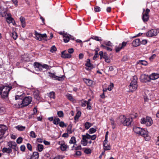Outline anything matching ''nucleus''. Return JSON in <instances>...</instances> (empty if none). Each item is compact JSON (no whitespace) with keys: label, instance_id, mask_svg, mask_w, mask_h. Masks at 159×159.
Returning <instances> with one entry per match:
<instances>
[{"label":"nucleus","instance_id":"10","mask_svg":"<svg viewBox=\"0 0 159 159\" xmlns=\"http://www.w3.org/2000/svg\"><path fill=\"white\" fill-rule=\"evenodd\" d=\"M150 75L149 76L145 74L141 75L140 79L143 82H146L147 81H150Z\"/></svg>","mask_w":159,"mask_h":159},{"label":"nucleus","instance_id":"63","mask_svg":"<svg viewBox=\"0 0 159 159\" xmlns=\"http://www.w3.org/2000/svg\"><path fill=\"white\" fill-rule=\"evenodd\" d=\"M13 2L16 7H17L18 5V1L17 0H11Z\"/></svg>","mask_w":159,"mask_h":159},{"label":"nucleus","instance_id":"58","mask_svg":"<svg viewBox=\"0 0 159 159\" xmlns=\"http://www.w3.org/2000/svg\"><path fill=\"white\" fill-rule=\"evenodd\" d=\"M27 148L30 151H31L32 150V146L29 143H28L27 144Z\"/></svg>","mask_w":159,"mask_h":159},{"label":"nucleus","instance_id":"37","mask_svg":"<svg viewBox=\"0 0 159 159\" xmlns=\"http://www.w3.org/2000/svg\"><path fill=\"white\" fill-rule=\"evenodd\" d=\"M15 144V142L13 141H10L7 143V145L9 147V148H12L14 144Z\"/></svg>","mask_w":159,"mask_h":159},{"label":"nucleus","instance_id":"60","mask_svg":"<svg viewBox=\"0 0 159 159\" xmlns=\"http://www.w3.org/2000/svg\"><path fill=\"white\" fill-rule=\"evenodd\" d=\"M104 43L106 45L109 46H111L112 45V43L109 41H106Z\"/></svg>","mask_w":159,"mask_h":159},{"label":"nucleus","instance_id":"9","mask_svg":"<svg viewBox=\"0 0 159 159\" xmlns=\"http://www.w3.org/2000/svg\"><path fill=\"white\" fill-rule=\"evenodd\" d=\"M58 144L60 146V148L61 150L62 151H66L68 148V146L63 141L58 142Z\"/></svg>","mask_w":159,"mask_h":159},{"label":"nucleus","instance_id":"18","mask_svg":"<svg viewBox=\"0 0 159 159\" xmlns=\"http://www.w3.org/2000/svg\"><path fill=\"white\" fill-rule=\"evenodd\" d=\"M140 40L139 39H136L134 40L132 43L133 46L137 47L139 46L140 44Z\"/></svg>","mask_w":159,"mask_h":159},{"label":"nucleus","instance_id":"43","mask_svg":"<svg viewBox=\"0 0 159 159\" xmlns=\"http://www.w3.org/2000/svg\"><path fill=\"white\" fill-rule=\"evenodd\" d=\"M57 114L58 116L60 117H62L64 116L63 112L61 111H58L57 113Z\"/></svg>","mask_w":159,"mask_h":159},{"label":"nucleus","instance_id":"29","mask_svg":"<svg viewBox=\"0 0 159 159\" xmlns=\"http://www.w3.org/2000/svg\"><path fill=\"white\" fill-rule=\"evenodd\" d=\"M79 103H80L81 106L84 107L87 105V107L88 103L87 101L83 100L80 101Z\"/></svg>","mask_w":159,"mask_h":159},{"label":"nucleus","instance_id":"22","mask_svg":"<svg viewBox=\"0 0 159 159\" xmlns=\"http://www.w3.org/2000/svg\"><path fill=\"white\" fill-rule=\"evenodd\" d=\"M138 64L142 65L144 66H147L148 64V62L145 60H139L137 62Z\"/></svg>","mask_w":159,"mask_h":159},{"label":"nucleus","instance_id":"61","mask_svg":"<svg viewBox=\"0 0 159 159\" xmlns=\"http://www.w3.org/2000/svg\"><path fill=\"white\" fill-rule=\"evenodd\" d=\"M156 55L155 54H153L150 56L149 58V60L150 61H152L153 59L156 57Z\"/></svg>","mask_w":159,"mask_h":159},{"label":"nucleus","instance_id":"44","mask_svg":"<svg viewBox=\"0 0 159 159\" xmlns=\"http://www.w3.org/2000/svg\"><path fill=\"white\" fill-rule=\"evenodd\" d=\"M59 125L61 127H66L67 126V125L65 124L63 121H61L59 123Z\"/></svg>","mask_w":159,"mask_h":159},{"label":"nucleus","instance_id":"13","mask_svg":"<svg viewBox=\"0 0 159 159\" xmlns=\"http://www.w3.org/2000/svg\"><path fill=\"white\" fill-rule=\"evenodd\" d=\"M66 50L63 51L61 52V57L64 58H70L71 55L70 54L66 53Z\"/></svg>","mask_w":159,"mask_h":159},{"label":"nucleus","instance_id":"15","mask_svg":"<svg viewBox=\"0 0 159 159\" xmlns=\"http://www.w3.org/2000/svg\"><path fill=\"white\" fill-rule=\"evenodd\" d=\"M7 129V128L6 126H3L0 127V139L2 137V135L5 133V132Z\"/></svg>","mask_w":159,"mask_h":159},{"label":"nucleus","instance_id":"51","mask_svg":"<svg viewBox=\"0 0 159 159\" xmlns=\"http://www.w3.org/2000/svg\"><path fill=\"white\" fill-rule=\"evenodd\" d=\"M91 150L90 149L85 148L84 151V152L86 154H89L91 153Z\"/></svg>","mask_w":159,"mask_h":159},{"label":"nucleus","instance_id":"48","mask_svg":"<svg viewBox=\"0 0 159 159\" xmlns=\"http://www.w3.org/2000/svg\"><path fill=\"white\" fill-rule=\"evenodd\" d=\"M110 120L111 124L112 126V128L113 129H114L115 128V124L114 120L112 118H111Z\"/></svg>","mask_w":159,"mask_h":159},{"label":"nucleus","instance_id":"55","mask_svg":"<svg viewBox=\"0 0 159 159\" xmlns=\"http://www.w3.org/2000/svg\"><path fill=\"white\" fill-rule=\"evenodd\" d=\"M23 139L21 137H19L16 140L17 143L18 144L21 143Z\"/></svg>","mask_w":159,"mask_h":159},{"label":"nucleus","instance_id":"25","mask_svg":"<svg viewBox=\"0 0 159 159\" xmlns=\"http://www.w3.org/2000/svg\"><path fill=\"white\" fill-rule=\"evenodd\" d=\"M20 20L22 24V26L24 28L25 26V19L24 17L21 16L20 18Z\"/></svg>","mask_w":159,"mask_h":159},{"label":"nucleus","instance_id":"28","mask_svg":"<svg viewBox=\"0 0 159 159\" xmlns=\"http://www.w3.org/2000/svg\"><path fill=\"white\" fill-rule=\"evenodd\" d=\"M85 66L87 67L91 68V69L93 68V65L91 63L90 60L89 59H87V62L85 64Z\"/></svg>","mask_w":159,"mask_h":159},{"label":"nucleus","instance_id":"42","mask_svg":"<svg viewBox=\"0 0 159 159\" xmlns=\"http://www.w3.org/2000/svg\"><path fill=\"white\" fill-rule=\"evenodd\" d=\"M96 131V129L93 128H91L89 130V133L90 134H93Z\"/></svg>","mask_w":159,"mask_h":159},{"label":"nucleus","instance_id":"30","mask_svg":"<svg viewBox=\"0 0 159 159\" xmlns=\"http://www.w3.org/2000/svg\"><path fill=\"white\" fill-rule=\"evenodd\" d=\"M72 126L71 124H70L68 126L67 128V131L68 133L70 134L72 133Z\"/></svg>","mask_w":159,"mask_h":159},{"label":"nucleus","instance_id":"5","mask_svg":"<svg viewBox=\"0 0 159 159\" xmlns=\"http://www.w3.org/2000/svg\"><path fill=\"white\" fill-rule=\"evenodd\" d=\"M140 123L142 124H145L147 126H150L153 123L151 118L149 116H147L145 118H142L140 120Z\"/></svg>","mask_w":159,"mask_h":159},{"label":"nucleus","instance_id":"11","mask_svg":"<svg viewBox=\"0 0 159 159\" xmlns=\"http://www.w3.org/2000/svg\"><path fill=\"white\" fill-rule=\"evenodd\" d=\"M126 42H123L122 44H120L118 46H116V52H118L121 49L124 48L126 46Z\"/></svg>","mask_w":159,"mask_h":159},{"label":"nucleus","instance_id":"57","mask_svg":"<svg viewBox=\"0 0 159 159\" xmlns=\"http://www.w3.org/2000/svg\"><path fill=\"white\" fill-rule=\"evenodd\" d=\"M101 47H103L104 48L107 50L108 51H112L111 48H110L107 47L106 46H105L103 45H102V44L101 45Z\"/></svg>","mask_w":159,"mask_h":159},{"label":"nucleus","instance_id":"41","mask_svg":"<svg viewBox=\"0 0 159 159\" xmlns=\"http://www.w3.org/2000/svg\"><path fill=\"white\" fill-rule=\"evenodd\" d=\"M42 71L43 69L44 68L46 70H48L49 69V66L47 64H43V65H42Z\"/></svg>","mask_w":159,"mask_h":159},{"label":"nucleus","instance_id":"53","mask_svg":"<svg viewBox=\"0 0 159 159\" xmlns=\"http://www.w3.org/2000/svg\"><path fill=\"white\" fill-rule=\"evenodd\" d=\"M57 50L55 46H52L50 49V51L52 52H53L56 51Z\"/></svg>","mask_w":159,"mask_h":159},{"label":"nucleus","instance_id":"24","mask_svg":"<svg viewBox=\"0 0 159 159\" xmlns=\"http://www.w3.org/2000/svg\"><path fill=\"white\" fill-rule=\"evenodd\" d=\"M2 152H7L8 153H10L12 152V149L10 148H4L2 149Z\"/></svg>","mask_w":159,"mask_h":159},{"label":"nucleus","instance_id":"1","mask_svg":"<svg viewBox=\"0 0 159 159\" xmlns=\"http://www.w3.org/2000/svg\"><path fill=\"white\" fill-rule=\"evenodd\" d=\"M133 130L135 133L144 137L146 140L150 139V137L148 135V131L146 129L139 127H134L133 128Z\"/></svg>","mask_w":159,"mask_h":159},{"label":"nucleus","instance_id":"7","mask_svg":"<svg viewBox=\"0 0 159 159\" xmlns=\"http://www.w3.org/2000/svg\"><path fill=\"white\" fill-rule=\"evenodd\" d=\"M34 32L36 39L39 41H41L43 39L45 40V39L47 37L46 34H40L36 31H35Z\"/></svg>","mask_w":159,"mask_h":159},{"label":"nucleus","instance_id":"47","mask_svg":"<svg viewBox=\"0 0 159 159\" xmlns=\"http://www.w3.org/2000/svg\"><path fill=\"white\" fill-rule=\"evenodd\" d=\"M11 34L12 36L13 39H16L18 36L17 33L16 32H14L11 33Z\"/></svg>","mask_w":159,"mask_h":159},{"label":"nucleus","instance_id":"17","mask_svg":"<svg viewBox=\"0 0 159 159\" xmlns=\"http://www.w3.org/2000/svg\"><path fill=\"white\" fill-rule=\"evenodd\" d=\"M71 36L70 35L67 34H64L63 37L64 42L66 43L68 42Z\"/></svg>","mask_w":159,"mask_h":159},{"label":"nucleus","instance_id":"8","mask_svg":"<svg viewBox=\"0 0 159 159\" xmlns=\"http://www.w3.org/2000/svg\"><path fill=\"white\" fill-rule=\"evenodd\" d=\"M49 76L51 78L54 80H58L59 81H62L64 80V76H58L55 75L54 74L49 72Z\"/></svg>","mask_w":159,"mask_h":159},{"label":"nucleus","instance_id":"54","mask_svg":"<svg viewBox=\"0 0 159 159\" xmlns=\"http://www.w3.org/2000/svg\"><path fill=\"white\" fill-rule=\"evenodd\" d=\"M30 136L31 137L35 138L36 136L34 132L33 131H31L30 133Z\"/></svg>","mask_w":159,"mask_h":159},{"label":"nucleus","instance_id":"27","mask_svg":"<svg viewBox=\"0 0 159 159\" xmlns=\"http://www.w3.org/2000/svg\"><path fill=\"white\" fill-rule=\"evenodd\" d=\"M81 142V144L84 146L87 145L88 143L87 140L84 137H82Z\"/></svg>","mask_w":159,"mask_h":159},{"label":"nucleus","instance_id":"62","mask_svg":"<svg viewBox=\"0 0 159 159\" xmlns=\"http://www.w3.org/2000/svg\"><path fill=\"white\" fill-rule=\"evenodd\" d=\"M74 50L73 48H70L68 50V52L70 54L74 52Z\"/></svg>","mask_w":159,"mask_h":159},{"label":"nucleus","instance_id":"16","mask_svg":"<svg viewBox=\"0 0 159 159\" xmlns=\"http://www.w3.org/2000/svg\"><path fill=\"white\" fill-rule=\"evenodd\" d=\"M150 80H155L159 78V74L153 73L150 75Z\"/></svg>","mask_w":159,"mask_h":159},{"label":"nucleus","instance_id":"2","mask_svg":"<svg viewBox=\"0 0 159 159\" xmlns=\"http://www.w3.org/2000/svg\"><path fill=\"white\" fill-rule=\"evenodd\" d=\"M12 89L11 85L2 86L0 87V94L2 98H6L8 97L9 92Z\"/></svg>","mask_w":159,"mask_h":159},{"label":"nucleus","instance_id":"35","mask_svg":"<svg viewBox=\"0 0 159 159\" xmlns=\"http://www.w3.org/2000/svg\"><path fill=\"white\" fill-rule=\"evenodd\" d=\"M91 126V124L89 122H86L84 124L85 127L86 129H89Z\"/></svg>","mask_w":159,"mask_h":159},{"label":"nucleus","instance_id":"49","mask_svg":"<svg viewBox=\"0 0 159 159\" xmlns=\"http://www.w3.org/2000/svg\"><path fill=\"white\" fill-rule=\"evenodd\" d=\"M92 38L97 41H102V39H101V38L96 36H94Z\"/></svg>","mask_w":159,"mask_h":159},{"label":"nucleus","instance_id":"4","mask_svg":"<svg viewBox=\"0 0 159 159\" xmlns=\"http://www.w3.org/2000/svg\"><path fill=\"white\" fill-rule=\"evenodd\" d=\"M32 101V98L30 96L26 97L18 102V107L22 108L27 106Z\"/></svg>","mask_w":159,"mask_h":159},{"label":"nucleus","instance_id":"50","mask_svg":"<svg viewBox=\"0 0 159 159\" xmlns=\"http://www.w3.org/2000/svg\"><path fill=\"white\" fill-rule=\"evenodd\" d=\"M104 149L105 150H108L110 149V146L107 144L103 145Z\"/></svg>","mask_w":159,"mask_h":159},{"label":"nucleus","instance_id":"14","mask_svg":"<svg viewBox=\"0 0 159 159\" xmlns=\"http://www.w3.org/2000/svg\"><path fill=\"white\" fill-rule=\"evenodd\" d=\"M34 67L36 70L38 71H42V64L37 62H35L34 63Z\"/></svg>","mask_w":159,"mask_h":159},{"label":"nucleus","instance_id":"34","mask_svg":"<svg viewBox=\"0 0 159 159\" xmlns=\"http://www.w3.org/2000/svg\"><path fill=\"white\" fill-rule=\"evenodd\" d=\"M76 143L75 138L74 137H72L69 141V143L70 144H75Z\"/></svg>","mask_w":159,"mask_h":159},{"label":"nucleus","instance_id":"32","mask_svg":"<svg viewBox=\"0 0 159 159\" xmlns=\"http://www.w3.org/2000/svg\"><path fill=\"white\" fill-rule=\"evenodd\" d=\"M60 120L58 118H56L54 119L53 122V123L55 125H58L59 124Z\"/></svg>","mask_w":159,"mask_h":159},{"label":"nucleus","instance_id":"20","mask_svg":"<svg viewBox=\"0 0 159 159\" xmlns=\"http://www.w3.org/2000/svg\"><path fill=\"white\" fill-rule=\"evenodd\" d=\"M83 80L84 82L89 86H91L93 82L92 80L87 79H84Z\"/></svg>","mask_w":159,"mask_h":159},{"label":"nucleus","instance_id":"40","mask_svg":"<svg viewBox=\"0 0 159 159\" xmlns=\"http://www.w3.org/2000/svg\"><path fill=\"white\" fill-rule=\"evenodd\" d=\"M8 17L7 18V22L9 23H12L13 20V19L9 15H8Z\"/></svg>","mask_w":159,"mask_h":159},{"label":"nucleus","instance_id":"26","mask_svg":"<svg viewBox=\"0 0 159 159\" xmlns=\"http://www.w3.org/2000/svg\"><path fill=\"white\" fill-rule=\"evenodd\" d=\"M39 91L38 90H35L33 94L35 98L39 100Z\"/></svg>","mask_w":159,"mask_h":159},{"label":"nucleus","instance_id":"6","mask_svg":"<svg viewBox=\"0 0 159 159\" xmlns=\"http://www.w3.org/2000/svg\"><path fill=\"white\" fill-rule=\"evenodd\" d=\"M158 33L159 31L157 29H152L146 33V35L148 37H152L156 36Z\"/></svg>","mask_w":159,"mask_h":159},{"label":"nucleus","instance_id":"31","mask_svg":"<svg viewBox=\"0 0 159 159\" xmlns=\"http://www.w3.org/2000/svg\"><path fill=\"white\" fill-rule=\"evenodd\" d=\"M138 78L136 76H134L131 82L130 83L137 84Z\"/></svg>","mask_w":159,"mask_h":159},{"label":"nucleus","instance_id":"52","mask_svg":"<svg viewBox=\"0 0 159 159\" xmlns=\"http://www.w3.org/2000/svg\"><path fill=\"white\" fill-rule=\"evenodd\" d=\"M114 87L113 84L112 83H111L110 84L108 87L107 89L109 91L112 90Z\"/></svg>","mask_w":159,"mask_h":159},{"label":"nucleus","instance_id":"3","mask_svg":"<svg viewBox=\"0 0 159 159\" xmlns=\"http://www.w3.org/2000/svg\"><path fill=\"white\" fill-rule=\"evenodd\" d=\"M132 118V116L130 118H126L124 116H121L118 120L124 126H129L133 124Z\"/></svg>","mask_w":159,"mask_h":159},{"label":"nucleus","instance_id":"64","mask_svg":"<svg viewBox=\"0 0 159 159\" xmlns=\"http://www.w3.org/2000/svg\"><path fill=\"white\" fill-rule=\"evenodd\" d=\"M63 158L61 156L58 155L54 158V159H62Z\"/></svg>","mask_w":159,"mask_h":159},{"label":"nucleus","instance_id":"45","mask_svg":"<svg viewBox=\"0 0 159 159\" xmlns=\"http://www.w3.org/2000/svg\"><path fill=\"white\" fill-rule=\"evenodd\" d=\"M82 137H84L85 139H91V135L88 133H86L85 135H82Z\"/></svg>","mask_w":159,"mask_h":159},{"label":"nucleus","instance_id":"36","mask_svg":"<svg viewBox=\"0 0 159 159\" xmlns=\"http://www.w3.org/2000/svg\"><path fill=\"white\" fill-rule=\"evenodd\" d=\"M37 148L38 151L39 152H41L42 151L43 148V146L42 145L38 144V145Z\"/></svg>","mask_w":159,"mask_h":159},{"label":"nucleus","instance_id":"46","mask_svg":"<svg viewBox=\"0 0 159 159\" xmlns=\"http://www.w3.org/2000/svg\"><path fill=\"white\" fill-rule=\"evenodd\" d=\"M67 98L70 101L73 102L74 101V99L73 98L71 95L68 94L66 95Z\"/></svg>","mask_w":159,"mask_h":159},{"label":"nucleus","instance_id":"39","mask_svg":"<svg viewBox=\"0 0 159 159\" xmlns=\"http://www.w3.org/2000/svg\"><path fill=\"white\" fill-rule=\"evenodd\" d=\"M48 96L50 98H52L53 99H54L55 98V93L54 92H50Z\"/></svg>","mask_w":159,"mask_h":159},{"label":"nucleus","instance_id":"38","mask_svg":"<svg viewBox=\"0 0 159 159\" xmlns=\"http://www.w3.org/2000/svg\"><path fill=\"white\" fill-rule=\"evenodd\" d=\"M91 99H89L88 101H87V108L88 110H90L91 109V104L90 103V101H91Z\"/></svg>","mask_w":159,"mask_h":159},{"label":"nucleus","instance_id":"23","mask_svg":"<svg viewBox=\"0 0 159 159\" xmlns=\"http://www.w3.org/2000/svg\"><path fill=\"white\" fill-rule=\"evenodd\" d=\"M149 18V16L148 15H146L145 14H143L142 16V19L144 22L147 21Z\"/></svg>","mask_w":159,"mask_h":159},{"label":"nucleus","instance_id":"33","mask_svg":"<svg viewBox=\"0 0 159 159\" xmlns=\"http://www.w3.org/2000/svg\"><path fill=\"white\" fill-rule=\"evenodd\" d=\"M16 128L19 130L23 131L25 129V126L19 125L16 126Z\"/></svg>","mask_w":159,"mask_h":159},{"label":"nucleus","instance_id":"59","mask_svg":"<svg viewBox=\"0 0 159 159\" xmlns=\"http://www.w3.org/2000/svg\"><path fill=\"white\" fill-rule=\"evenodd\" d=\"M12 148L14 149L15 151L18 150V147L17 146V144L16 142L15 144L13 145Z\"/></svg>","mask_w":159,"mask_h":159},{"label":"nucleus","instance_id":"21","mask_svg":"<svg viewBox=\"0 0 159 159\" xmlns=\"http://www.w3.org/2000/svg\"><path fill=\"white\" fill-rule=\"evenodd\" d=\"M24 96V95L23 93H22L21 94H19V93H17V94L16 95L15 97V99L16 100L19 99L21 100L22 99Z\"/></svg>","mask_w":159,"mask_h":159},{"label":"nucleus","instance_id":"12","mask_svg":"<svg viewBox=\"0 0 159 159\" xmlns=\"http://www.w3.org/2000/svg\"><path fill=\"white\" fill-rule=\"evenodd\" d=\"M137 84L130 83L129 86V89L131 92H133L135 91L137 88Z\"/></svg>","mask_w":159,"mask_h":159},{"label":"nucleus","instance_id":"56","mask_svg":"<svg viewBox=\"0 0 159 159\" xmlns=\"http://www.w3.org/2000/svg\"><path fill=\"white\" fill-rule=\"evenodd\" d=\"M94 10L95 12H98L101 11V8L97 6L94 7Z\"/></svg>","mask_w":159,"mask_h":159},{"label":"nucleus","instance_id":"19","mask_svg":"<svg viewBox=\"0 0 159 159\" xmlns=\"http://www.w3.org/2000/svg\"><path fill=\"white\" fill-rule=\"evenodd\" d=\"M39 153L38 152H34L30 156L31 159H38L39 157Z\"/></svg>","mask_w":159,"mask_h":159}]
</instances>
